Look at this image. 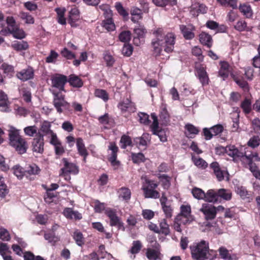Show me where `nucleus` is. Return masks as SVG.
I'll use <instances>...</instances> for the list:
<instances>
[{"label":"nucleus","instance_id":"20","mask_svg":"<svg viewBox=\"0 0 260 260\" xmlns=\"http://www.w3.org/2000/svg\"><path fill=\"white\" fill-rule=\"evenodd\" d=\"M106 214L110 219V225L111 226L120 224L119 217L116 215L114 211L111 209H108L106 211Z\"/></svg>","mask_w":260,"mask_h":260},{"label":"nucleus","instance_id":"9","mask_svg":"<svg viewBox=\"0 0 260 260\" xmlns=\"http://www.w3.org/2000/svg\"><path fill=\"white\" fill-rule=\"evenodd\" d=\"M51 122L48 121H44L40 126L37 136H42L43 139L45 136H50L54 132L51 129Z\"/></svg>","mask_w":260,"mask_h":260},{"label":"nucleus","instance_id":"13","mask_svg":"<svg viewBox=\"0 0 260 260\" xmlns=\"http://www.w3.org/2000/svg\"><path fill=\"white\" fill-rule=\"evenodd\" d=\"M118 107L123 112H134L136 110L134 103L132 102L128 99H126L120 103Z\"/></svg>","mask_w":260,"mask_h":260},{"label":"nucleus","instance_id":"45","mask_svg":"<svg viewBox=\"0 0 260 260\" xmlns=\"http://www.w3.org/2000/svg\"><path fill=\"white\" fill-rule=\"evenodd\" d=\"M219 254L221 257L224 259L232 260L233 258L229 253L228 250L225 247H220L219 250Z\"/></svg>","mask_w":260,"mask_h":260},{"label":"nucleus","instance_id":"53","mask_svg":"<svg viewBox=\"0 0 260 260\" xmlns=\"http://www.w3.org/2000/svg\"><path fill=\"white\" fill-rule=\"evenodd\" d=\"M40 171L38 166L35 164H32L28 167L27 170L25 172L30 175H37L40 173Z\"/></svg>","mask_w":260,"mask_h":260},{"label":"nucleus","instance_id":"56","mask_svg":"<svg viewBox=\"0 0 260 260\" xmlns=\"http://www.w3.org/2000/svg\"><path fill=\"white\" fill-rule=\"evenodd\" d=\"M133 48L129 44H124L122 49V54L126 56H129L133 52Z\"/></svg>","mask_w":260,"mask_h":260},{"label":"nucleus","instance_id":"8","mask_svg":"<svg viewBox=\"0 0 260 260\" xmlns=\"http://www.w3.org/2000/svg\"><path fill=\"white\" fill-rule=\"evenodd\" d=\"M34 76V70L31 67H28L23 69L16 74V77L20 80L25 81L31 79Z\"/></svg>","mask_w":260,"mask_h":260},{"label":"nucleus","instance_id":"26","mask_svg":"<svg viewBox=\"0 0 260 260\" xmlns=\"http://www.w3.org/2000/svg\"><path fill=\"white\" fill-rule=\"evenodd\" d=\"M200 41L202 44L209 48L212 46L211 37L206 32H203L200 35Z\"/></svg>","mask_w":260,"mask_h":260},{"label":"nucleus","instance_id":"46","mask_svg":"<svg viewBox=\"0 0 260 260\" xmlns=\"http://www.w3.org/2000/svg\"><path fill=\"white\" fill-rule=\"evenodd\" d=\"M131 38V32L129 30L123 31L119 35V39L122 42H128Z\"/></svg>","mask_w":260,"mask_h":260},{"label":"nucleus","instance_id":"49","mask_svg":"<svg viewBox=\"0 0 260 260\" xmlns=\"http://www.w3.org/2000/svg\"><path fill=\"white\" fill-rule=\"evenodd\" d=\"M6 22L8 25L7 27L9 28V30L13 31L14 29L17 27L18 26L16 24V22L15 20L14 19L13 17L12 16H9L6 19Z\"/></svg>","mask_w":260,"mask_h":260},{"label":"nucleus","instance_id":"34","mask_svg":"<svg viewBox=\"0 0 260 260\" xmlns=\"http://www.w3.org/2000/svg\"><path fill=\"white\" fill-rule=\"evenodd\" d=\"M239 10L247 18H250L252 15L251 9L249 5L245 4L241 5L239 7Z\"/></svg>","mask_w":260,"mask_h":260},{"label":"nucleus","instance_id":"55","mask_svg":"<svg viewBox=\"0 0 260 260\" xmlns=\"http://www.w3.org/2000/svg\"><path fill=\"white\" fill-rule=\"evenodd\" d=\"M247 144L252 148L256 147L260 144V139L258 136H253L250 139Z\"/></svg>","mask_w":260,"mask_h":260},{"label":"nucleus","instance_id":"41","mask_svg":"<svg viewBox=\"0 0 260 260\" xmlns=\"http://www.w3.org/2000/svg\"><path fill=\"white\" fill-rule=\"evenodd\" d=\"M94 94L96 97L102 99L105 102L109 100V95L105 90L97 89L95 90Z\"/></svg>","mask_w":260,"mask_h":260},{"label":"nucleus","instance_id":"48","mask_svg":"<svg viewBox=\"0 0 260 260\" xmlns=\"http://www.w3.org/2000/svg\"><path fill=\"white\" fill-rule=\"evenodd\" d=\"M14 174L19 179H21L24 175V171L20 166H15L13 168Z\"/></svg>","mask_w":260,"mask_h":260},{"label":"nucleus","instance_id":"36","mask_svg":"<svg viewBox=\"0 0 260 260\" xmlns=\"http://www.w3.org/2000/svg\"><path fill=\"white\" fill-rule=\"evenodd\" d=\"M11 34H12L14 38L18 39H23L25 37V32L18 26H17L13 31H11Z\"/></svg>","mask_w":260,"mask_h":260},{"label":"nucleus","instance_id":"35","mask_svg":"<svg viewBox=\"0 0 260 260\" xmlns=\"http://www.w3.org/2000/svg\"><path fill=\"white\" fill-rule=\"evenodd\" d=\"M103 26L108 31L114 30L115 28V24L112 18H108L102 22Z\"/></svg>","mask_w":260,"mask_h":260},{"label":"nucleus","instance_id":"17","mask_svg":"<svg viewBox=\"0 0 260 260\" xmlns=\"http://www.w3.org/2000/svg\"><path fill=\"white\" fill-rule=\"evenodd\" d=\"M197 76L203 86L208 84L209 77L203 67H201L197 70Z\"/></svg>","mask_w":260,"mask_h":260},{"label":"nucleus","instance_id":"54","mask_svg":"<svg viewBox=\"0 0 260 260\" xmlns=\"http://www.w3.org/2000/svg\"><path fill=\"white\" fill-rule=\"evenodd\" d=\"M0 239L6 241H9L11 239L9 232L4 228H0Z\"/></svg>","mask_w":260,"mask_h":260},{"label":"nucleus","instance_id":"15","mask_svg":"<svg viewBox=\"0 0 260 260\" xmlns=\"http://www.w3.org/2000/svg\"><path fill=\"white\" fill-rule=\"evenodd\" d=\"M62 161L64 164V167L61 169H63L66 172L72 173L73 174H77L79 172L78 167L73 163L68 162L66 158L62 159Z\"/></svg>","mask_w":260,"mask_h":260},{"label":"nucleus","instance_id":"64","mask_svg":"<svg viewBox=\"0 0 260 260\" xmlns=\"http://www.w3.org/2000/svg\"><path fill=\"white\" fill-rule=\"evenodd\" d=\"M142 215L144 219L150 220L153 218L154 212L151 210L145 209L143 210Z\"/></svg>","mask_w":260,"mask_h":260},{"label":"nucleus","instance_id":"25","mask_svg":"<svg viewBox=\"0 0 260 260\" xmlns=\"http://www.w3.org/2000/svg\"><path fill=\"white\" fill-rule=\"evenodd\" d=\"M149 140V134H143L141 137H137L134 139L135 142L139 147H144L145 148L147 146V141Z\"/></svg>","mask_w":260,"mask_h":260},{"label":"nucleus","instance_id":"39","mask_svg":"<svg viewBox=\"0 0 260 260\" xmlns=\"http://www.w3.org/2000/svg\"><path fill=\"white\" fill-rule=\"evenodd\" d=\"M73 238L78 245L82 246L83 245H84V238L83 237L82 234L80 232L78 231H75L74 233Z\"/></svg>","mask_w":260,"mask_h":260},{"label":"nucleus","instance_id":"24","mask_svg":"<svg viewBox=\"0 0 260 260\" xmlns=\"http://www.w3.org/2000/svg\"><path fill=\"white\" fill-rule=\"evenodd\" d=\"M220 64L221 67L219 71V75L224 79L229 76L230 66L226 61H220Z\"/></svg>","mask_w":260,"mask_h":260},{"label":"nucleus","instance_id":"42","mask_svg":"<svg viewBox=\"0 0 260 260\" xmlns=\"http://www.w3.org/2000/svg\"><path fill=\"white\" fill-rule=\"evenodd\" d=\"M44 238L52 245H55V243L59 240V238L58 236H55L54 233H53L45 234Z\"/></svg>","mask_w":260,"mask_h":260},{"label":"nucleus","instance_id":"5","mask_svg":"<svg viewBox=\"0 0 260 260\" xmlns=\"http://www.w3.org/2000/svg\"><path fill=\"white\" fill-rule=\"evenodd\" d=\"M51 80L52 87L57 88L60 92L61 91H65L64 85L68 82V78L66 76L56 74L51 76Z\"/></svg>","mask_w":260,"mask_h":260},{"label":"nucleus","instance_id":"22","mask_svg":"<svg viewBox=\"0 0 260 260\" xmlns=\"http://www.w3.org/2000/svg\"><path fill=\"white\" fill-rule=\"evenodd\" d=\"M63 214L68 218L80 219L82 218L81 214L78 211H73L71 208H66L63 211Z\"/></svg>","mask_w":260,"mask_h":260},{"label":"nucleus","instance_id":"33","mask_svg":"<svg viewBox=\"0 0 260 260\" xmlns=\"http://www.w3.org/2000/svg\"><path fill=\"white\" fill-rule=\"evenodd\" d=\"M55 11L57 14L58 22L61 24H65L66 23V18L64 17L66 9L64 8H56Z\"/></svg>","mask_w":260,"mask_h":260},{"label":"nucleus","instance_id":"40","mask_svg":"<svg viewBox=\"0 0 260 260\" xmlns=\"http://www.w3.org/2000/svg\"><path fill=\"white\" fill-rule=\"evenodd\" d=\"M160 230L159 233H162L165 235H168L170 234L169 226L166 222L165 219H164L159 223Z\"/></svg>","mask_w":260,"mask_h":260},{"label":"nucleus","instance_id":"63","mask_svg":"<svg viewBox=\"0 0 260 260\" xmlns=\"http://www.w3.org/2000/svg\"><path fill=\"white\" fill-rule=\"evenodd\" d=\"M210 129L213 135L216 136L223 132V127L221 124H218L211 127Z\"/></svg>","mask_w":260,"mask_h":260},{"label":"nucleus","instance_id":"12","mask_svg":"<svg viewBox=\"0 0 260 260\" xmlns=\"http://www.w3.org/2000/svg\"><path fill=\"white\" fill-rule=\"evenodd\" d=\"M76 145L79 155L83 157V161L86 162V157L88 155V152L85 146L83 140L81 138L76 139Z\"/></svg>","mask_w":260,"mask_h":260},{"label":"nucleus","instance_id":"59","mask_svg":"<svg viewBox=\"0 0 260 260\" xmlns=\"http://www.w3.org/2000/svg\"><path fill=\"white\" fill-rule=\"evenodd\" d=\"M147 31L145 28L143 26H140L139 27L134 29V33L138 38H143Z\"/></svg>","mask_w":260,"mask_h":260},{"label":"nucleus","instance_id":"18","mask_svg":"<svg viewBox=\"0 0 260 260\" xmlns=\"http://www.w3.org/2000/svg\"><path fill=\"white\" fill-rule=\"evenodd\" d=\"M143 11L136 7H133L131 10V14L132 16L131 20L134 23L137 22L139 20L142 18Z\"/></svg>","mask_w":260,"mask_h":260},{"label":"nucleus","instance_id":"44","mask_svg":"<svg viewBox=\"0 0 260 260\" xmlns=\"http://www.w3.org/2000/svg\"><path fill=\"white\" fill-rule=\"evenodd\" d=\"M234 28L239 31L249 30V29L247 26L246 22L242 20L238 21L234 26Z\"/></svg>","mask_w":260,"mask_h":260},{"label":"nucleus","instance_id":"6","mask_svg":"<svg viewBox=\"0 0 260 260\" xmlns=\"http://www.w3.org/2000/svg\"><path fill=\"white\" fill-rule=\"evenodd\" d=\"M44 139L42 136H37L32 141V150L35 155L41 154L44 152Z\"/></svg>","mask_w":260,"mask_h":260},{"label":"nucleus","instance_id":"50","mask_svg":"<svg viewBox=\"0 0 260 260\" xmlns=\"http://www.w3.org/2000/svg\"><path fill=\"white\" fill-rule=\"evenodd\" d=\"M120 143H121V147L125 149L127 146H131L132 142L129 136L123 135L121 138Z\"/></svg>","mask_w":260,"mask_h":260},{"label":"nucleus","instance_id":"57","mask_svg":"<svg viewBox=\"0 0 260 260\" xmlns=\"http://www.w3.org/2000/svg\"><path fill=\"white\" fill-rule=\"evenodd\" d=\"M25 134L29 136L32 137L37 133V128L35 125L26 127L24 129Z\"/></svg>","mask_w":260,"mask_h":260},{"label":"nucleus","instance_id":"60","mask_svg":"<svg viewBox=\"0 0 260 260\" xmlns=\"http://www.w3.org/2000/svg\"><path fill=\"white\" fill-rule=\"evenodd\" d=\"M61 55L68 59H71L76 57L75 54L70 51L68 48H64L61 51Z\"/></svg>","mask_w":260,"mask_h":260},{"label":"nucleus","instance_id":"7","mask_svg":"<svg viewBox=\"0 0 260 260\" xmlns=\"http://www.w3.org/2000/svg\"><path fill=\"white\" fill-rule=\"evenodd\" d=\"M200 210L204 213L207 220L213 219L216 216V207L211 205L203 204Z\"/></svg>","mask_w":260,"mask_h":260},{"label":"nucleus","instance_id":"29","mask_svg":"<svg viewBox=\"0 0 260 260\" xmlns=\"http://www.w3.org/2000/svg\"><path fill=\"white\" fill-rule=\"evenodd\" d=\"M143 189L144 191L145 197L146 198L157 199L159 197V193L156 190L148 188V187L144 188Z\"/></svg>","mask_w":260,"mask_h":260},{"label":"nucleus","instance_id":"11","mask_svg":"<svg viewBox=\"0 0 260 260\" xmlns=\"http://www.w3.org/2000/svg\"><path fill=\"white\" fill-rule=\"evenodd\" d=\"M109 148L112 151V154L109 158V160L111 165L115 167V169H116L120 165V162L116 160L118 147L114 144H111Z\"/></svg>","mask_w":260,"mask_h":260},{"label":"nucleus","instance_id":"30","mask_svg":"<svg viewBox=\"0 0 260 260\" xmlns=\"http://www.w3.org/2000/svg\"><path fill=\"white\" fill-rule=\"evenodd\" d=\"M146 254L149 259L156 260L159 258L160 252L157 250L148 248Z\"/></svg>","mask_w":260,"mask_h":260},{"label":"nucleus","instance_id":"19","mask_svg":"<svg viewBox=\"0 0 260 260\" xmlns=\"http://www.w3.org/2000/svg\"><path fill=\"white\" fill-rule=\"evenodd\" d=\"M204 200L206 202L216 203L218 201V190L217 191L213 189L209 190L205 193Z\"/></svg>","mask_w":260,"mask_h":260},{"label":"nucleus","instance_id":"37","mask_svg":"<svg viewBox=\"0 0 260 260\" xmlns=\"http://www.w3.org/2000/svg\"><path fill=\"white\" fill-rule=\"evenodd\" d=\"M19 16L20 18L25 21V22L27 24H34L35 20L33 17L30 15L29 13L26 12H20Z\"/></svg>","mask_w":260,"mask_h":260},{"label":"nucleus","instance_id":"31","mask_svg":"<svg viewBox=\"0 0 260 260\" xmlns=\"http://www.w3.org/2000/svg\"><path fill=\"white\" fill-rule=\"evenodd\" d=\"M218 198H222L224 200H230L232 198V192L227 189L223 188L219 189L218 190Z\"/></svg>","mask_w":260,"mask_h":260},{"label":"nucleus","instance_id":"38","mask_svg":"<svg viewBox=\"0 0 260 260\" xmlns=\"http://www.w3.org/2000/svg\"><path fill=\"white\" fill-rule=\"evenodd\" d=\"M193 196L198 200H204L205 193L201 189L194 187L192 189L191 191Z\"/></svg>","mask_w":260,"mask_h":260},{"label":"nucleus","instance_id":"14","mask_svg":"<svg viewBox=\"0 0 260 260\" xmlns=\"http://www.w3.org/2000/svg\"><path fill=\"white\" fill-rule=\"evenodd\" d=\"M10 104L7 94L3 90H0V107L2 108L1 111L9 112Z\"/></svg>","mask_w":260,"mask_h":260},{"label":"nucleus","instance_id":"21","mask_svg":"<svg viewBox=\"0 0 260 260\" xmlns=\"http://www.w3.org/2000/svg\"><path fill=\"white\" fill-rule=\"evenodd\" d=\"M210 167L213 169L214 173L218 181H221L223 180V173L222 171L221 170L218 162H213L211 163Z\"/></svg>","mask_w":260,"mask_h":260},{"label":"nucleus","instance_id":"27","mask_svg":"<svg viewBox=\"0 0 260 260\" xmlns=\"http://www.w3.org/2000/svg\"><path fill=\"white\" fill-rule=\"evenodd\" d=\"M12 47L17 51H22L27 49L28 47V45L25 41H15L12 44Z\"/></svg>","mask_w":260,"mask_h":260},{"label":"nucleus","instance_id":"3","mask_svg":"<svg viewBox=\"0 0 260 260\" xmlns=\"http://www.w3.org/2000/svg\"><path fill=\"white\" fill-rule=\"evenodd\" d=\"M9 144L20 154L26 152L28 145L25 140L20 135L18 130L14 128L9 131Z\"/></svg>","mask_w":260,"mask_h":260},{"label":"nucleus","instance_id":"58","mask_svg":"<svg viewBox=\"0 0 260 260\" xmlns=\"http://www.w3.org/2000/svg\"><path fill=\"white\" fill-rule=\"evenodd\" d=\"M153 134L157 135L159 138L160 141L165 142L167 141L165 132L162 129L160 128L157 129L155 132H153Z\"/></svg>","mask_w":260,"mask_h":260},{"label":"nucleus","instance_id":"52","mask_svg":"<svg viewBox=\"0 0 260 260\" xmlns=\"http://www.w3.org/2000/svg\"><path fill=\"white\" fill-rule=\"evenodd\" d=\"M241 108L245 113H249L251 111V102L248 99H245L241 103Z\"/></svg>","mask_w":260,"mask_h":260},{"label":"nucleus","instance_id":"51","mask_svg":"<svg viewBox=\"0 0 260 260\" xmlns=\"http://www.w3.org/2000/svg\"><path fill=\"white\" fill-rule=\"evenodd\" d=\"M142 248V244L139 241H135L133 242V246L129 251L132 254L138 253Z\"/></svg>","mask_w":260,"mask_h":260},{"label":"nucleus","instance_id":"10","mask_svg":"<svg viewBox=\"0 0 260 260\" xmlns=\"http://www.w3.org/2000/svg\"><path fill=\"white\" fill-rule=\"evenodd\" d=\"M226 153L231 157L242 158L243 160H244L245 154H247L246 152L240 151L234 145L226 146Z\"/></svg>","mask_w":260,"mask_h":260},{"label":"nucleus","instance_id":"28","mask_svg":"<svg viewBox=\"0 0 260 260\" xmlns=\"http://www.w3.org/2000/svg\"><path fill=\"white\" fill-rule=\"evenodd\" d=\"M69 14V21L71 24L79 19V11L77 8H72Z\"/></svg>","mask_w":260,"mask_h":260},{"label":"nucleus","instance_id":"4","mask_svg":"<svg viewBox=\"0 0 260 260\" xmlns=\"http://www.w3.org/2000/svg\"><path fill=\"white\" fill-rule=\"evenodd\" d=\"M54 96L53 105L56 108L57 112L61 113L64 110H69L70 104L68 103L64 99V95L61 92H52Z\"/></svg>","mask_w":260,"mask_h":260},{"label":"nucleus","instance_id":"47","mask_svg":"<svg viewBox=\"0 0 260 260\" xmlns=\"http://www.w3.org/2000/svg\"><path fill=\"white\" fill-rule=\"evenodd\" d=\"M132 158L133 162L136 164L144 162L145 159V156L142 153H132Z\"/></svg>","mask_w":260,"mask_h":260},{"label":"nucleus","instance_id":"23","mask_svg":"<svg viewBox=\"0 0 260 260\" xmlns=\"http://www.w3.org/2000/svg\"><path fill=\"white\" fill-rule=\"evenodd\" d=\"M68 82L74 87H81L83 84L82 80L78 76L74 74H72L69 76Z\"/></svg>","mask_w":260,"mask_h":260},{"label":"nucleus","instance_id":"2","mask_svg":"<svg viewBox=\"0 0 260 260\" xmlns=\"http://www.w3.org/2000/svg\"><path fill=\"white\" fill-rule=\"evenodd\" d=\"M191 255L194 260H206L210 258V250L208 242L202 240L200 242L190 246Z\"/></svg>","mask_w":260,"mask_h":260},{"label":"nucleus","instance_id":"62","mask_svg":"<svg viewBox=\"0 0 260 260\" xmlns=\"http://www.w3.org/2000/svg\"><path fill=\"white\" fill-rule=\"evenodd\" d=\"M115 7L118 12V13L124 17L127 16L128 15V13L124 9L122 4L120 2H117L115 4Z\"/></svg>","mask_w":260,"mask_h":260},{"label":"nucleus","instance_id":"16","mask_svg":"<svg viewBox=\"0 0 260 260\" xmlns=\"http://www.w3.org/2000/svg\"><path fill=\"white\" fill-rule=\"evenodd\" d=\"M180 29L183 35V37L187 40H190L194 38V35L192 32L193 29L191 25H188L187 26L184 25H180Z\"/></svg>","mask_w":260,"mask_h":260},{"label":"nucleus","instance_id":"43","mask_svg":"<svg viewBox=\"0 0 260 260\" xmlns=\"http://www.w3.org/2000/svg\"><path fill=\"white\" fill-rule=\"evenodd\" d=\"M236 191L237 194H238L243 199L248 198L249 197L250 194L248 193V191L244 186H238Z\"/></svg>","mask_w":260,"mask_h":260},{"label":"nucleus","instance_id":"61","mask_svg":"<svg viewBox=\"0 0 260 260\" xmlns=\"http://www.w3.org/2000/svg\"><path fill=\"white\" fill-rule=\"evenodd\" d=\"M58 56V54L57 52L54 50H51L50 54L46 57V61L48 63L55 62Z\"/></svg>","mask_w":260,"mask_h":260},{"label":"nucleus","instance_id":"1","mask_svg":"<svg viewBox=\"0 0 260 260\" xmlns=\"http://www.w3.org/2000/svg\"><path fill=\"white\" fill-rule=\"evenodd\" d=\"M153 35L155 38L152 40L151 45L156 55L160 54L163 48L168 53L173 50L175 42L174 34L169 32L165 35L163 29L158 28L153 31Z\"/></svg>","mask_w":260,"mask_h":260},{"label":"nucleus","instance_id":"32","mask_svg":"<svg viewBox=\"0 0 260 260\" xmlns=\"http://www.w3.org/2000/svg\"><path fill=\"white\" fill-rule=\"evenodd\" d=\"M120 198H122L123 200L127 201L131 198V192L130 190L127 188L122 187L119 190Z\"/></svg>","mask_w":260,"mask_h":260}]
</instances>
